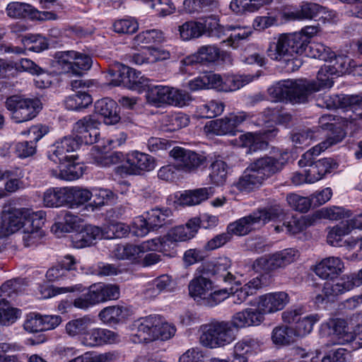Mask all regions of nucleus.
<instances>
[{
	"label": "nucleus",
	"mask_w": 362,
	"mask_h": 362,
	"mask_svg": "<svg viewBox=\"0 0 362 362\" xmlns=\"http://www.w3.org/2000/svg\"><path fill=\"white\" fill-rule=\"evenodd\" d=\"M259 75L243 74V75H227L224 76L223 87L222 91H235L246 84L257 79Z\"/></svg>",
	"instance_id": "42"
},
{
	"label": "nucleus",
	"mask_w": 362,
	"mask_h": 362,
	"mask_svg": "<svg viewBox=\"0 0 362 362\" xmlns=\"http://www.w3.org/2000/svg\"><path fill=\"white\" fill-rule=\"evenodd\" d=\"M342 260L337 257H329L322 259L314 269L317 276L322 279H332L343 272Z\"/></svg>",
	"instance_id": "30"
},
{
	"label": "nucleus",
	"mask_w": 362,
	"mask_h": 362,
	"mask_svg": "<svg viewBox=\"0 0 362 362\" xmlns=\"http://www.w3.org/2000/svg\"><path fill=\"white\" fill-rule=\"evenodd\" d=\"M322 11V6L318 4L303 2L298 8H284L281 16L286 21H312L317 18Z\"/></svg>",
	"instance_id": "25"
},
{
	"label": "nucleus",
	"mask_w": 362,
	"mask_h": 362,
	"mask_svg": "<svg viewBox=\"0 0 362 362\" xmlns=\"http://www.w3.org/2000/svg\"><path fill=\"white\" fill-rule=\"evenodd\" d=\"M67 204L71 208H78L90 200L92 190L81 187H66Z\"/></svg>",
	"instance_id": "41"
},
{
	"label": "nucleus",
	"mask_w": 362,
	"mask_h": 362,
	"mask_svg": "<svg viewBox=\"0 0 362 362\" xmlns=\"http://www.w3.org/2000/svg\"><path fill=\"white\" fill-rule=\"evenodd\" d=\"M268 91L275 101L288 100L291 102L304 103L308 99L302 79L279 81L272 86Z\"/></svg>",
	"instance_id": "15"
},
{
	"label": "nucleus",
	"mask_w": 362,
	"mask_h": 362,
	"mask_svg": "<svg viewBox=\"0 0 362 362\" xmlns=\"http://www.w3.org/2000/svg\"><path fill=\"white\" fill-rule=\"evenodd\" d=\"M170 156L177 166L186 172L197 170L206 162L204 153H198L180 146L174 147L170 151Z\"/></svg>",
	"instance_id": "21"
},
{
	"label": "nucleus",
	"mask_w": 362,
	"mask_h": 362,
	"mask_svg": "<svg viewBox=\"0 0 362 362\" xmlns=\"http://www.w3.org/2000/svg\"><path fill=\"white\" fill-rule=\"evenodd\" d=\"M214 194L212 187L199 188L194 190L177 192L171 197L175 206H193L201 204Z\"/></svg>",
	"instance_id": "24"
},
{
	"label": "nucleus",
	"mask_w": 362,
	"mask_h": 362,
	"mask_svg": "<svg viewBox=\"0 0 362 362\" xmlns=\"http://www.w3.org/2000/svg\"><path fill=\"white\" fill-rule=\"evenodd\" d=\"M144 254V252L141 247V244L138 245H117L114 250V255L117 259H128L134 263L140 262L141 257Z\"/></svg>",
	"instance_id": "45"
},
{
	"label": "nucleus",
	"mask_w": 362,
	"mask_h": 362,
	"mask_svg": "<svg viewBox=\"0 0 362 362\" xmlns=\"http://www.w3.org/2000/svg\"><path fill=\"white\" fill-rule=\"evenodd\" d=\"M43 205L45 207H59L67 204L66 187H50L42 194Z\"/></svg>",
	"instance_id": "38"
},
{
	"label": "nucleus",
	"mask_w": 362,
	"mask_h": 362,
	"mask_svg": "<svg viewBox=\"0 0 362 362\" xmlns=\"http://www.w3.org/2000/svg\"><path fill=\"white\" fill-rule=\"evenodd\" d=\"M326 242L329 245L333 247H345L347 250H351L358 243L356 238L349 237L344 239L345 236L351 232V227L347 222H341L333 226L327 227L325 229Z\"/></svg>",
	"instance_id": "20"
},
{
	"label": "nucleus",
	"mask_w": 362,
	"mask_h": 362,
	"mask_svg": "<svg viewBox=\"0 0 362 362\" xmlns=\"http://www.w3.org/2000/svg\"><path fill=\"white\" fill-rule=\"evenodd\" d=\"M230 264V260L228 258H219L214 264L212 269L213 275L218 279H222L224 282L230 283L234 281L236 284H240L241 281L238 279L237 276L233 275L231 272L228 271Z\"/></svg>",
	"instance_id": "44"
},
{
	"label": "nucleus",
	"mask_w": 362,
	"mask_h": 362,
	"mask_svg": "<svg viewBox=\"0 0 362 362\" xmlns=\"http://www.w3.org/2000/svg\"><path fill=\"white\" fill-rule=\"evenodd\" d=\"M109 74L112 78L110 84L114 86H124L129 89L141 92L146 89L148 79L144 77L140 71L121 64L112 66Z\"/></svg>",
	"instance_id": "11"
},
{
	"label": "nucleus",
	"mask_w": 362,
	"mask_h": 362,
	"mask_svg": "<svg viewBox=\"0 0 362 362\" xmlns=\"http://www.w3.org/2000/svg\"><path fill=\"white\" fill-rule=\"evenodd\" d=\"M288 159V153L284 151L255 160L245 170L235 184V187L245 192L259 187L269 177L280 170Z\"/></svg>",
	"instance_id": "4"
},
{
	"label": "nucleus",
	"mask_w": 362,
	"mask_h": 362,
	"mask_svg": "<svg viewBox=\"0 0 362 362\" xmlns=\"http://www.w3.org/2000/svg\"><path fill=\"white\" fill-rule=\"evenodd\" d=\"M210 168L211 173L209 177L211 183L216 186L223 185L228 175L227 164L223 160L217 159L211 164Z\"/></svg>",
	"instance_id": "51"
},
{
	"label": "nucleus",
	"mask_w": 362,
	"mask_h": 362,
	"mask_svg": "<svg viewBox=\"0 0 362 362\" xmlns=\"http://www.w3.org/2000/svg\"><path fill=\"white\" fill-rule=\"evenodd\" d=\"M272 342L279 346H288L296 340L292 327L288 325L276 327L272 333Z\"/></svg>",
	"instance_id": "47"
},
{
	"label": "nucleus",
	"mask_w": 362,
	"mask_h": 362,
	"mask_svg": "<svg viewBox=\"0 0 362 362\" xmlns=\"http://www.w3.org/2000/svg\"><path fill=\"white\" fill-rule=\"evenodd\" d=\"M354 66H355V61L346 56H338L325 64V69L322 73L331 71L337 78L343 74L352 73Z\"/></svg>",
	"instance_id": "37"
},
{
	"label": "nucleus",
	"mask_w": 362,
	"mask_h": 362,
	"mask_svg": "<svg viewBox=\"0 0 362 362\" xmlns=\"http://www.w3.org/2000/svg\"><path fill=\"white\" fill-rule=\"evenodd\" d=\"M345 136L344 132L341 131L338 134L329 136L325 141L315 145L303 154L298 161L300 167H308L314 165L313 159L334 144L340 142Z\"/></svg>",
	"instance_id": "28"
},
{
	"label": "nucleus",
	"mask_w": 362,
	"mask_h": 362,
	"mask_svg": "<svg viewBox=\"0 0 362 362\" xmlns=\"http://www.w3.org/2000/svg\"><path fill=\"white\" fill-rule=\"evenodd\" d=\"M151 230H156L168 223V218L171 216L168 209H153L145 214Z\"/></svg>",
	"instance_id": "49"
},
{
	"label": "nucleus",
	"mask_w": 362,
	"mask_h": 362,
	"mask_svg": "<svg viewBox=\"0 0 362 362\" xmlns=\"http://www.w3.org/2000/svg\"><path fill=\"white\" fill-rule=\"evenodd\" d=\"M262 281L259 276L253 278L240 289H237L234 292L232 291L233 301L237 303H242L247 296L255 294L262 287Z\"/></svg>",
	"instance_id": "48"
},
{
	"label": "nucleus",
	"mask_w": 362,
	"mask_h": 362,
	"mask_svg": "<svg viewBox=\"0 0 362 362\" xmlns=\"http://www.w3.org/2000/svg\"><path fill=\"white\" fill-rule=\"evenodd\" d=\"M41 214H45V211H35L25 207H11L4 210L0 221V237L25 229L27 225L32 223V221Z\"/></svg>",
	"instance_id": "5"
},
{
	"label": "nucleus",
	"mask_w": 362,
	"mask_h": 362,
	"mask_svg": "<svg viewBox=\"0 0 362 362\" xmlns=\"http://www.w3.org/2000/svg\"><path fill=\"white\" fill-rule=\"evenodd\" d=\"M95 110L100 115L107 125H112L119 122L120 115L117 103L110 98H103L95 104Z\"/></svg>",
	"instance_id": "31"
},
{
	"label": "nucleus",
	"mask_w": 362,
	"mask_h": 362,
	"mask_svg": "<svg viewBox=\"0 0 362 362\" xmlns=\"http://www.w3.org/2000/svg\"><path fill=\"white\" fill-rule=\"evenodd\" d=\"M90 162L98 167L107 168L117 165V174L137 175L144 172H150L156 167V159L145 153L133 151L127 154L116 151L107 154L105 147L103 149L98 145L91 148L88 154Z\"/></svg>",
	"instance_id": "1"
},
{
	"label": "nucleus",
	"mask_w": 362,
	"mask_h": 362,
	"mask_svg": "<svg viewBox=\"0 0 362 362\" xmlns=\"http://www.w3.org/2000/svg\"><path fill=\"white\" fill-rule=\"evenodd\" d=\"M320 332L324 336H334L337 344L355 341L359 347H362V324L358 325L352 332L344 318H329L321 325Z\"/></svg>",
	"instance_id": "10"
},
{
	"label": "nucleus",
	"mask_w": 362,
	"mask_h": 362,
	"mask_svg": "<svg viewBox=\"0 0 362 362\" xmlns=\"http://www.w3.org/2000/svg\"><path fill=\"white\" fill-rule=\"evenodd\" d=\"M24 48L28 51L40 52L48 48L47 40L40 35H28L22 38Z\"/></svg>",
	"instance_id": "58"
},
{
	"label": "nucleus",
	"mask_w": 362,
	"mask_h": 362,
	"mask_svg": "<svg viewBox=\"0 0 362 362\" xmlns=\"http://www.w3.org/2000/svg\"><path fill=\"white\" fill-rule=\"evenodd\" d=\"M226 30L233 31L227 39L228 44L233 48L237 47L240 40L247 39L252 33L250 27L240 25H229Z\"/></svg>",
	"instance_id": "60"
},
{
	"label": "nucleus",
	"mask_w": 362,
	"mask_h": 362,
	"mask_svg": "<svg viewBox=\"0 0 362 362\" xmlns=\"http://www.w3.org/2000/svg\"><path fill=\"white\" fill-rule=\"evenodd\" d=\"M164 40L163 33L158 30H148L139 33L134 38V45L141 46L143 48L145 45L161 42Z\"/></svg>",
	"instance_id": "57"
},
{
	"label": "nucleus",
	"mask_w": 362,
	"mask_h": 362,
	"mask_svg": "<svg viewBox=\"0 0 362 362\" xmlns=\"http://www.w3.org/2000/svg\"><path fill=\"white\" fill-rule=\"evenodd\" d=\"M220 59L225 63H231L232 62L230 54L221 50L216 45H203L198 49L197 52L186 57L180 62V69L183 73L192 74V70L199 64H209Z\"/></svg>",
	"instance_id": "8"
},
{
	"label": "nucleus",
	"mask_w": 362,
	"mask_h": 362,
	"mask_svg": "<svg viewBox=\"0 0 362 362\" xmlns=\"http://www.w3.org/2000/svg\"><path fill=\"white\" fill-rule=\"evenodd\" d=\"M281 52L284 54V64L288 71H294L301 65V61L298 59L302 55L303 41L299 35L293 33L279 34Z\"/></svg>",
	"instance_id": "18"
},
{
	"label": "nucleus",
	"mask_w": 362,
	"mask_h": 362,
	"mask_svg": "<svg viewBox=\"0 0 362 362\" xmlns=\"http://www.w3.org/2000/svg\"><path fill=\"white\" fill-rule=\"evenodd\" d=\"M212 281L204 275L193 279L189 284V295L197 301L204 304L210 291H213Z\"/></svg>",
	"instance_id": "33"
},
{
	"label": "nucleus",
	"mask_w": 362,
	"mask_h": 362,
	"mask_svg": "<svg viewBox=\"0 0 362 362\" xmlns=\"http://www.w3.org/2000/svg\"><path fill=\"white\" fill-rule=\"evenodd\" d=\"M93 102L91 96L86 92L78 91L68 96L65 100L66 108L79 110L87 107Z\"/></svg>",
	"instance_id": "53"
},
{
	"label": "nucleus",
	"mask_w": 362,
	"mask_h": 362,
	"mask_svg": "<svg viewBox=\"0 0 362 362\" xmlns=\"http://www.w3.org/2000/svg\"><path fill=\"white\" fill-rule=\"evenodd\" d=\"M32 7L30 4L13 1L9 3L6 8L8 16L13 18H30Z\"/></svg>",
	"instance_id": "61"
},
{
	"label": "nucleus",
	"mask_w": 362,
	"mask_h": 362,
	"mask_svg": "<svg viewBox=\"0 0 362 362\" xmlns=\"http://www.w3.org/2000/svg\"><path fill=\"white\" fill-rule=\"evenodd\" d=\"M280 214L282 213L279 208L258 210L230 223L227 227V232L229 235H245L252 230L274 220Z\"/></svg>",
	"instance_id": "9"
},
{
	"label": "nucleus",
	"mask_w": 362,
	"mask_h": 362,
	"mask_svg": "<svg viewBox=\"0 0 362 362\" xmlns=\"http://www.w3.org/2000/svg\"><path fill=\"white\" fill-rule=\"evenodd\" d=\"M262 318H232L229 321L215 322L202 326L201 344L214 349L232 343L236 338L238 330L250 326H258Z\"/></svg>",
	"instance_id": "3"
},
{
	"label": "nucleus",
	"mask_w": 362,
	"mask_h": 362,
	"mask_svg": "<svg viewBox=\"0 0 362 362\" xmlns=\"http://www.w3.org/2000/svg\"><path fill=\"white\" fill-rule=\"evenodd\" d=\"M61 322V318H28L23 327L27 332L34 333L53 329Z\"/></svg>",
	"instance_id": "39"
},
{
	"label": "nucleus",
	"mask_w": 362,
	"mask_h": 362,
	"mask_svg": "<svg viewBox=\"0 0 362 362\" xmlns=\"http://www.w3.org/2000/svg\"><path fill=\"white\" fill-rule=\"evenodd\" d=\"M326 107L329 109L341 107L345 109L346 116L343 117L344 129H339L337 134L342 131L346 134L349 130L351 132L358 129V119H362V97L360 95L335 96L332 101L327 99Z\"/></svg>",
	"instance_id": "6"
},
{
	"label": "nucleus",
	"mask_w": 362,
	"mask_h": 362,
	"mask_svg": "<svg viewBox=\"0 0 362 362\" xmlns=\"http://www.w3.org/2000/svg\"><path fill=\"white\" fill-rule=\"evenodd\" d=\"M225 105L217 100H211L197 107L196 113L202 118H212L222 114Z\"/></svg>",
	"instance_id": "55"
},
{
	"label": "nucleus",
	"mask_w": 362,
	"mask_h": 362,
	"mask_svg": "<svg viewBox=\"0 0 362 362\" xmlns=\"http://www.w3.org/2000/svg\"><path fill=\"white\" fill-rule=\"evenodd\" d=\"M325 65L318 71L317 81H308L302 79L303 87H304L307 98L311 94L324 89H329L332 87L334 80L337 78L331 71L322 73Z\"/></svg>",
	"instance_id": "32"
},
{
	"label": "nucleus",
	"mask_w": 362,
	"mask_h": 362,
	"mask_svg": "<svg viewBox=\"0 0 362 362\" xmlns=\"http://www.w3.org/2000/svg\"><path fill=\"white\" fill-rule=\"evenodd\" d=\"M273 208H279L282 214H280L278 216H276L273 221L279 220L283 221L282 226H276L275 230L278 233L284 231V228L286 233L289 234H296L303 230L308 226H311L314 223V219L312 216H302L300 218L291 216L290 218L286 217V215L283 209L279 206H275Z\"/></svg>",
	"instance_id": "26"
},
{
	"label": "nucleus",
	"mask_w": 362,
	"mask_h": 362,
	"mask_svg": "<svg viewBox=\"0 0 362 362\" xmlns=\"http://www.w3.org/2000/svg\"><path fill=\"white\" fill-rule=\"evenodd\" d=\"M248 118L245 112H231L224 117L209 121L204 131L208 136L234 135L237 128Z\"/></svg>",
	"instance_id": "16"
},
{
	"label": "nucleus",
	"mask_w": 362,
	"mask_h": 362,
	"mask_svg": "<svg viewBox=\"0 0 362 362\" xmlns=\"http://www.w3.org/2000/svg\"><path fill=\"white\" fill-rule=\"evenodd\" d=\"M361 284L362 278L359 276L358 272L355 276H344L337 281L326 282L322 292L327 298H334L336 296L349 291Z\"/></svg>",
	"instance_id": "22"
},
{
	"label": "nucleus",
	"mask_w": 362,
	"mask_h": 362,
	"mask_svg": "<svg viewBox=\"0 0 362 362\" xmlns=\"http://www.w3.org/2000/svg\"><path fill=\"white\" fill-rule=\"evenodd\" d=\"M302 55L327 61L328 59H332L334 57V53L330 50L329 47H326L324 44L313 42H310L305 51L302 53Z\"/></svg>",
	"instance_id": "52"
},
{
	"label": "nucleus",
	"mask_w": 362,
	"mask_h": 362,
	"mask_svg": "<svg viewBox=\"0 0 362 362\" xmlns=\"http://www.w3.org/2000/svg\"><path fill=\"white\" fill-rule=\"evenodd\" d=\"M104 239L103 228L91 224H84L81 230L71 238L72 246L76 249L90 247Z\"/></svg>",
	"instance_id": "23"
},
{
	"label": "nucleus",
	"mask_w": 362,
	"mask_h": 362,
	"mask_svg": "<svg viewBox=\"0 0 362 362\" xmlns=\"http://www.w3.org/2000/svg\"><path fill=\"white\" fill-rule=\"evenodd\" d=\"M92 190L93 204L95 206H102L114 202L116 194L109 189L93 187Z\"/></svg>",
	"instance_id": "62"
},
{
	"label": "nucleus",
	"mask_w": 362,
	"mask_h": 362,
	"mask_svg": "<svg viewBox=\"0 0 362 362\" xmlns=\"http://www.w3.org/2000/svg\"><path fill=\"white\" fill-rule=\"evenodd\" d=\"M46 221V212L32 221L23 229V242L25 247H35L40 242L45 235L42 227Z\"/></svg>",
	"instance_id": "29"
},
{
	"label": "nucleus",
	"mask_w": 362,
	"mask_h": 362,
	"mask_svg": "<svg viewBox=\"0 0 362 362\" xmlns=\"http://www.w3.org/2000/svg\"><path fill=\"white\" fill-rule=\"evenodd\" d=\"M261 343L254 338L245 337L237 342L234 346L238 354H252L260 351Z\"/></svg>",
	"instance_id": "64"
},
{
	"label": "nucleus",
	"mask_w": 362,
	"mask_h": 362,
	"mask_svg": "<svg viewBox=\"0 0 362 362\" xmlns=\"http://www.w3.org/2000/svg\"><path fill=\"white\" fill-rule=\"evenodd\" d=\"M288 324L292 327L296 337H303L309 334L313 329V325L317 321V318H288Z\"/></svg>",
	"instance_id": "54"
},
{
	"label": "nucleus",
	"mask_w": 362,
	"mask_h": 362,
	"mask_svg": "<svg viewBox=\"0 0 362 362\" xmlns=\"http://www.w3.org/2000/svg\"><path fill=\"white\" fill-rule=\"evenodd\" d=\"M267 127V129L262 130L259 133L247 132L241 134L233 142L237 146L247 148L249 153L265 149L267 146V139L276 135V129L273 125L268 124Z\"/></svg>",
	"instance_id": "19"
},
{
	"label": "nucleus",
	"mask_w": 362,
	"mask_h": 362,
	"mask_svg": "<svg viewBox=\"0 0 362 362\" xmlns=\"http://www.w3.org/2000/svg\"><path fill=\"white\" fill-rule=\"evenodd\" d=\"M202 21L190 20L177 26L179 37L182 41H190L202 36Z\"/></svg>",
	"instance_id": "40"
},
{
	"label": "nucleus",
	"mask_w": 362,
	"mask_h": 362,
	"mask_svg": "<svg viewBox=\"0 0 362 362\" xmlns=\"http://www.w3.org/2000/svg\"><path fill=\"white\" fill-rule=\"evenodd\" d=\"M67 164L59 173V177L66 181H73L81 177L83 174V165L75 163V160L66 162Z\"/></svg>",
	"instance_id": "63"
},
{
	"label": "nucleus",
	"mask_w": 362,
	"mask_h": 362,
	"mask_svg": "<svg viewBox=\"0 0 362 362\" xmlns=\"http://www.w3.org/2000/svg\"><path fill=\"white\" fill-rule=\"evenodd\" d=\"M100 123L93 117H85L74 126L76 137L64 136L57 140L47 151L49 160L59 165L76 160V155L69 154L78 149L81 144H92L97 142L100 136Z\"/></svg>",
	"instance_id": "2"
},
{
	"label": "nucleus",
	"mask_w": 362,
	"mask_h": 362,
	"mask_svg": "<svg viewBox=\"0 0 362 362\" xmlns=\"http://www.w3.org/2000/svg\"><path fill=\"white\" fill-rule=\"evenodd\" d=\"M197 221L189 220L185 226H179L170 229L165 235L170 248L178 242H184L192 239L196 235Z\"/></svg>",
	"instance_id": "34"
},
{
	"label": "nucleus",
	"mask_w": 362,
	"mask_h": 362,
	"mask_svg": "<svg viewBox=\"0 0 362 362\" xmlns=\"http://www.w3.org/2000/svg\"><path fill=\"white\" fill-rule=\"evenodd\" d=\"M6 107L11 112V118L16 123H21L35 117L42 108V104L37 99L13 95L7 98Z\"/></svg>",
	"instance_id": "12"
},
{
	"label": "nucleus",
	"mask_w": 362,
	"mask_h": 362,
	"mask_svg": "<svg viewBox=\"0 0 362 362\" xmlns=\"http://www.w3.org/2000/svg\"><path fill=\"white\" fill-rule=\"evenodd\" d=\"M54 59L63 72L75 76H81L92 65V59L88 55L74 50L58 52L54 54Z\"/></svg>",
	"instance_id": "14"
},
{
	"label": "nucleus",
	"mask_w": 362,
	"mask_h": 362,
	"mask_svg": "<svg viewBox=\"0 0 362 362\" xmlns=\"http://www.w3.org/2000/svg\"><path fill=\"white\" fill-rule=\"evenodd\" d=\"M273 0H232L230 4V9L236 13L245 11L254 12L264 6L270 4Z\"/></svg>",
	"instance_id": "46"
},
{
	"label": "nucleus",
	"mask_w": 362,
	"mask_h": 362,
	"mask_svg": "<svg viewBox=\"0 0 362 362\" xmlns=\"http://www.w3.org/2000/svg\"><path fill=\"white\" fill-rule=\"evenodd\" d=\"M299 257L298 250L287 248L268 256H263L253 263V269L257 272H271L284 268L295 262Z\"/></svg>",
	"instance_id": "17"
},
{
	"label": "nucleus",
	"mask_w": 362,
	"mask_h": 362,
	"mask_svg": "<svg viewBox=\"0 0 362 362\" xmlns=\"http://www.w3.org/2000/svg\"><path fill=\"white\" fill-rule=\"evenodd\" d=\"M18 70L28 71L32 74H36L35 84L39 88H45L51 84L50 76L45 73L35 62L28 59H21L17 64Z\"/></svg>",
	"instance_id": "35"
},
{
	"label": "nucleus",
	"mask_w": 362,
	"mask_h": 362,
	"mask_svg": "<svg viewBox=\"0 0 362 362\" xmlns=\"http://www.w3.org/2000/svg\"><path fill=\"white\" fill-rule=\"evenodd\" d=\"M83 218L70 212H65L62 221L56 222L52 227L55 233H78L84 225Z\"/></svg>",
	"instance_id": "36"
},
{
	"label": "nucleus",
	"mask_w": 362,
	"mask_h": 362,
	"mask_svg": "<svg viewBox=\"0 0 362 362\" xmlns=\"http://www.w3.org/2000/svg\"><path fill=\"white\" fill-rule=\"evenodd\" d=\"M131 330L137 329L138 332L146 334L145 340L165 341L172 338L176 332L175 325L163 320L161 318H138L130 327Z\"/></svg>",
	"instance_id": "7"
},
{
	"label": "nucleus",
	"mask_w": 362,
	"mask_h": 362,
	"mask_svg": "<svg viewBox=\"0 0 362 362\" xmlns=\"http://www.w3.org/2000/svg\"><path fill=\"white\" fill-rule=\"evenodd\" d=\"M141 247L144 250V253L146 252H159L165 255H167V252L170 249L169 240H168L165 235L142 242Z\"/></svg>",
	"instance_id": "56"
},
{
	"label": "nucleus",
	"mask_w": 362,
	"mask_h": 362,
	"mask_svg": "<svg viewBox=\"0 0 362 362\" xmlns=\"http://www.w3.org/2000/svg\"><path fill=\"white\" fill-rule=\"evenodd\" d=\"M202 35L206 33L209 37L221 38L225 35L226 28L221 26L215 16H209L202 22Z\"/></svg>",
	"instance_id": "59"
},
{
	"label": "nucleus",
	"mask_w": 362,
	"mask_h": 362,
	"mask_svg": "<svg viewBox=\"0 0 362 362\" xmlns=\"http://www.w3.org/2000/svg\"><path fill=\"white\" fill-rule=\"evenodd\" d=\"M288 302V296L284 292L269 293L261 296L257 302L242 311L243 317L255 315L273 314L282 310Z\"/></svg>",
	"instance_id": "13"
},
{
	"label": "nucleus",
	"mask_w": 362,
	"mask_h": 362,
	"mask_svg": "<svg viewBox=\"0 0 362 362\" xmlns=\"http://www.w3.org/2000/svg\"><path fill=\"white\" fill-rule=\"evenodd\" d=\"M170 52L163 47H144L132 57L135 64H153L170 59Z\"/></svg>",
	"instance_id": "27"
},
{
	"label": "nucleus",
	"mask_w": 362,
	"mask_h": 362,
	"mask_svg": "<svg viewBox=\"0 0 362 362\" xmlns=\"http://www.w3.org/2000/svg\"><path fill=\"white\" fill-rule=\"evenodd\" d=\"M350 215V211L346 210L343 207L333 206L322 208L313 214V217L314 221L320 218L338 221L344 218H348Z\"/></svg>",
	"instance_id": "50"
},
{
	"label": "nucleus",
	"mask_w": 362,
	"mask_h": 362,
	"mask_svg": "<svg viewBox=\"0 0 362 362\" xmlns=\"http://www.w3.org/2000/svg\"><path fill=\"white\" fill-rule=\"evenodd\" d=\"M146 98L148 103L154 106L168 104L170 87L165 86H153L146 87Z\"/></svg>",
	"instance_id": "43"
}]
</instances>
